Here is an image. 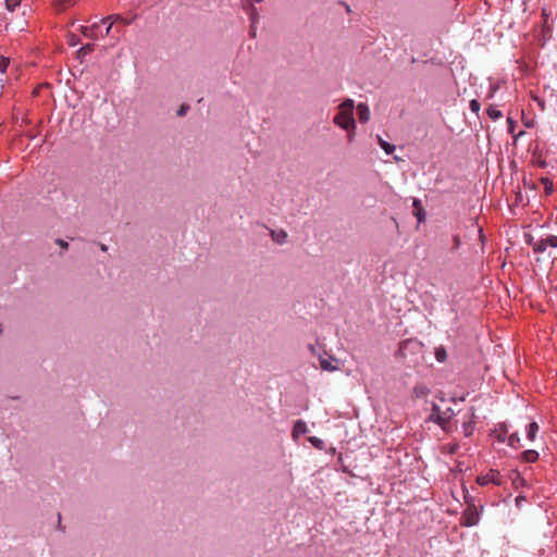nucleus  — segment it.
Masks as SVG:
<instances>
[{
  "mask_svg": "<svg viewBox=\"0 0 557 557\" xmlns=\"http://www.w3.org/2000/svg\"><path fill=\"white\" fill-rule=\"evenodd\" d=\"M354 100L347 99L338 106V112L334 116V124L345 131H355L356 123L354 120Z\"/></svg>",
  "mask_w": 557,
  "mask_h": 557,
  "instance_id": "obj_1",
  "label": "nucleus"
},
{
  "mask_svg": "<svg viewBox=\"0 0 557 557\" xmlns=\"http://www.w3.org/2000/svg\"><path fill=\"white\" fill-rule=\"evenodd\" d=\"M454 414L455 411L450 407L442 408L438 404H433L430 420L445 430Z\"/></svg>",
  "mask_w": 557,
  "mask_h": 557,
  "instance_id": "obj_2",
  "label": "nucleus"
},
{
  "mask_svg": "<svg viewBox=\"0 0 557 557\" xmlns=\"http://www.w3.org/2000/svg\"><path fill=\"white\" fill-rule=\"evenodd\" d=\"M466 503L468 506L461 515L460 524L462 527L471 528L479 524L483 507H481V510H479L478 507L472 502H469L467 497Z\"/></svg>",
  "mask_w": 557,
  "mask_h": 557,
  "instance_id": "obj_3",
  "label": "nucleus"
},
{
  "mask_svg": "<svg viewBox=\"0 0 557 557\" xmlns=\"http://www.w3.org/2000/svg\"><path fill=\"white\" fill-rule=\"evenodd\" d=\"M476 482L481 486H485L488 484L500 486L503 484V479L497 470L492 469L487 473L479 475L476 478Z\"/></svg>",
  "mask_w": 557,
  "mask_h": 557,
  "instance_id": "obj_4",
  "label": "nucleus"
},
{
  "mask_svg": "<svg viewBox=\"0 0 557 557\" xmlns=\"http://www.w3.org/2000/svg\"><path fill=\"white\" fill-rule=\"evenodd\" d=\"M550 248H557V236L556 235H548L545 238L540 239L534 244L533 251L535 253H543L546 251V249Z\"/></svg>",
  "mask_w": 557,
  "mask_h": 557,
  "instance_id": "obj_5",
  "label": "nucleus"
},
{
  "mask_svg": "<svg viewBox=\"0 0 557 557\" xmlns=\"http://www.w3.org/2000/svg\"><path fill=\"white\" fill-rule=\"evenodd\" d=\"M475 414H474V410L471 408L467 413H465L463 416V420H462V432L465 434V436H470L472 435L473 431H474V424H475Z\"/></svg>",
  "mask_w": 557,
  "mask_h": 557,
  "instance_id": "obj_6",
  "label": "nucleus"
},
{
  "mask_svg": "<svg viewBox=\"0 0 557 557\" xmlns=\"http://www.w3.org/2000/svg\"><path fill=\"white\" fill-rule=\"evenodd\" d=\"M261 0H243V8L249 14L251 26L255 27L258 21V14L255 9V3H259Z\"/></svg>",
  "mask_w": 557,
  "mask_h": 557,
  "instance_id": "obj_7",
  "label": "nucleus"
},
{
  "mask_svg": "<svg viewBox=\"0 0 557 557\" xmlns=\"http://www.w3.org/2000/svg\"><path fill=\"white\" fill-rule=\"evenodd\" d=\"M508 434H509V429H508L507 424H505V423L497 424L493 430V436L496 438V441H498L500 443L506 442Z\"/></svg>",
  "mask_w": 557,
  "mask_h": 557,
  "instance_id": "obj_8",
  "label": "nucleus"
},
{
  "mask_svg": "<svg viewBox=\"0 0 557 557\" xmlns=\"http://www.w3.org/2000/svg\"><path fill=\"white\" fill-rule=\"evenodd\" d=\"M320 367L324 371L338 370L337 360L333 357H320Z\"/></svg>",
  "mask_w": 557,
  "mask_h": 557,
  "instance_id": "obj_9",
  "label": "nucleus"
},
{
  "mask_svg": "<svg viewBox=\"0 0 557 557\" xmlns=\"http://www.w3.org/2000/svg\"><path fill=\"white\" fill-rule=\"evenodd\" d=\"M357 114L361 123H367L370 120V109L366 103L360 102L357 106Z\"/></svg>",
  "mask_w": 557,
  "mask_h": 557,
  "instance_id": "obj_10",
  "label": "nucleus"
},
{
  "mask_svg": "<svg viewBox=\"0 0 557 557\" xmlns=\"http://www.w3.org/2000/svg\"><path fill=\"white\" fill-rule=\"evenodd\" d=\"M308 432L307 423L302 420H297L293 428V437L297 440L299 436Z\"/></svg>",
  "mask_w": 557,
  "mask_h": 557,
  "instance_id": "obj_11",
  "label": "nucleus"
},
{
  "mask_svg": "<svg viewBox=\"0 0 557 557\" xmlns=\"http://www.w3.org/2000/svg\"><path fill=\"white\" fill-rule=\"evenodd\" d=\"M430 394V388L425 384H418L412 389L416 398H425Z\"/></svg>",
  "mask_w": 557,
  "mask_h": 557,
  "instance_id": "obj_12",
  "label": "nucleus"
},
{
  "mask_svg": "<svg viewBox=\"0 0 557 557\" xmlns=\"http://www.w3.org/2000/svg\"><path fill=\"white\" fill-rule=\"evenodd\" d=\"M271 237L275 243L283 245L287 240V233L283 230L271 231Z\"/></svg>",
  "mask_w": 557,
  "mask_h": 557,
  "instance_id": "obj_13",
  "label": "nucleus"
},
{
  "mask_svg": "<svg viewBox=\"0 0 557 557\" xmlns=\"http://www.w3.org/2000/svg\"><path fill=\"white\" fill-rule=\"evenodd\" d=\"M522 457L527 462H535L539 459V453L533 449H528L523 451Z\"/></svg>",
  "mask_w": 557,
  "mask_h": 557,
  "instance_id": "obj_14",
  "label": "nucleus"
},
{
  "mask_svg": "<svg viewBox=\"0 0 557 557\" xmlns=\"http://www.w3.org/2000/svg\"><path fill=\"white\" fill-rule=\"evenodd\" d=\"M434 355L438 362H444L447 359V352L444 346L436 347Z\"/></svg>",
  "mask_w": 557,
  "mask_h": 557,
  "instance_id": "obj_15",
  "label": "nucleus"
},
{
  "mask_svg": "<svg viewBox=\"0 0 557 557\" xmlns=\"http://www.w3.org/2000/svg\"><path fill=\"white\" fill-rule=\"evenodd\" d=\"M539 431V425L536 422H532L528 425L527 435L530 441H534L536 433Z\"/></svg>",
  "mask_w": 557,
  "mask_h": 557,
  "instance_id": "obj_16",
  "label": "nucleus"
},
{
  "mask_svg": "<svg viewBox=\"0 0 557 557\" xmlns=\"http://www.w3.org/2000/svg\"><path fill=\"white\" fill-rule=\"evenodd\" d=\"M379 144L381 148L385 151L386 154H391L395 150V146L385 141L380 136H377Z\"/></svg>",
  "mask_w": 557,
  "mask_h": 557,
  "instance_id": "obj_17",
  "label": "nucleus"
},
{
  "mask_svg": "<svg viewBox=\"0 0 557 557\" xmlns=\"http://www.w3.org/2000/svg\"><path fill=\"white\" fill-rule=\"evenodd\" d=\"M487 115L490 116V119L496 121L503 116V113L496 107L491 106L487 109Z\"/></svg>",
  "mask_w": 557,
  "mask_h": 557,
  "instance_id": "obj_18",
  "label": "nucleus"
},
{
  "mask_svg": "<svg viewBox=\"0 0 557 557\" xmlns=\"http://www.w3.org/2000/svg\"><path fill=\"white\" fill-rule=\"evenodd\" d=\"M541 183L544 186L546 194H552L554 190V184L548 177H541Z\"/></svg>",
  "mask_w": 557,
  "mask_h": 557,
  "instance_id": "obj_19",
  "label": "nucleus"
},
{
  "mask_svg": "<svg viewBox=\"0 0 557 557\" xmlns=\"http://www.w3.org/2000/svg\"><path fill=\"white\" fill-rule=\"evenodd\" d=\"M519 442H520V437H519L518 433L508 434V436L506 438V443L511 447H515Z\"/></svg>",
  "mask_w": 557,
  "mask_h": 557,
  "instance_id": "obj_20",
  "label": "nucleus"
},
{
  "mask_svg": "<svg viewBox=\"0 0 557 557\" xmlns=\"http://www.w3.org/2000/svg\"><path fill=\"white\" fill-rule=\"evenodd\" d=\"M309 442H310L314 447H317V448H319V449H322V448H323L324 443H323V441H322L321 438H319V437L311 436V437H309Z\"/></svg>",
  "mask_w": 557,
  "mask_h": 557,
  "instance_id": "obj_21",
  "label": "nucleus"
},
{
  "mask_svg": "<svg viewBox=\"0 0 557 557\" xmlns=\"http://www.w3.org/2000/svg\"><path fill=\"white\" fill-rule=\"evenodd\" d=\"M470 110L474 113V114H478L480 112V109H481V106H480V102L476 100V99H472L470 101Z\"/></svg>",
  "mask_w": 557,
  "mask_h": 557,
  "instance_id": "obj_22",
  "label": "nucleus"
},
{
  "mask_svg": "<svg viewBox=\"0 0 557 557\" xmlns=\"http://www.w3.org/2000/svg\"><path fill=\"white\" fill-rule=\"evenodd\" d=\"M9 59L5 57H0V73H5L8 66H9Z\"/></svg>",
  "mask_w": 557,
  "mask_h": 557,
  "instance_id": "obj_23",
  "label": "nucleus"
},
{
  "mask_svg": "<svg viewBox=\"0 0 557 557\" xmlns=\"http://www.w3.org/2000/svg\"><path fill=\"white\" fill-rule=\"evenodd\" d=\"M21 0H5V7L8 10L13 11L20 5Z\"/></svg>",
  "mask_w": 557,
  "mask_h": 557,
  "instance_id": "obj_24",
  "label": "nucleus"
},
{
  "mask_svg": "<svg viewBox=\"0 0 557 557\" xmlns=\"http://www.w3.org/2000/svg\"><path fill=\"white\" fill-rule=\"evenodd\" d=\"M94 48H95L94 44H86L85 46H83L79 49V53L85 55V54L90 53L91 51H94Z\"/></svg>",
  "mask_w": 557,
  "mask_h": 557,
  "instance_id": "obj_25",
  "label": "nucleus"
},
{
  "mask_svg": "<svg viewBox=\"0 0 557 557\" xmlns=\"http://www.w3.org/2000/svg\"><path fill=\"white\" fill-rule=\"evenodd\" d=\"M511 480H512L513 484H523L524 483V479L521 478L519 472H513Z\"/></svg>",
  "mask_w": 557,
  "mask_h": 557,
  "instance_id": "obj_26",
  "label": "nucleus"
},
{
  "mask_svg": "<svg viewBox=\"0 0 557 557\" xmlns=\"http://www.w3.org/2000/svg\"><path fill=\"white\" fill-rule=\"evenodd\" d=\"M82 32H83V35H84L85 37H89V38H94V37H95V35H94V29H91V28L83 27V30H82Z\"/></svg>",
  "mask_w": 557,
  "mask_h": 557,
  "instance_id": "obj_27",
  "label": "nucleus"
},
{
  "mask_svg": "<svg viewBox=\"0 0 557 557\" xmlns=\"http://www.w3.org/2000/svg\"><path fill=\"white\" fill-rule=\"evenodd\" d=\"M189 107L187 104H182L180 109L177 110V115L183 116L188 111Z\"/></svg>",
  "mask_w": 557,
  "mask_h": 557,
  "instance_id": "obj_28",
  "label": "nucleus"
},
{
  "mask_svg": "<svg viewBox=\"0 0 557 557\" xmlns=\"http://www.w3.org/2000/svg\"><path fill=\"white\" fill-rule=\"evenodd\" d=\"M347 132H348V135H347L348 141L351 143L354 140L355 133H354V131H347Z\"/></svg>",
  "mask_w": 557,
  "mask_h": 557,
  "instance_id": "obj_29",
  "label": "nucleus"
},
{
  "mask_svg": "<svg viewBox=\"0 0 557 557\" xmlns=\"http://www.w3.org/2000/svg\"><path fill=\"white\" fill-rule=\"evenodd\" d=\"M57 243H58L62 248H64V249H66V248H67V243H66V242H64V240H62V239H58V240H57Z\"/></svg>",
  "mask_w": 557,
  "mask_h": 557,
  "instance_id": "obj_30",
  "label": "nucleus"
},
{
  "mask_svg": "<svg viewBox=\"0 0 557 557\" xmlns=\"http://www.w3.org/2000/svg\"><path fill=\"white\" fill-rule=\"evenodd\" d=\"M524 500H525V498H524L523 496H517V497H516V504H517V505H520V504H521L522 502H524Z\"/></svg>",
  "mask_w": 557,
  "mask_h": 557,
  "instance_id": "obj_31",
  "label": "nucleus"
},
{
  "mask_svg": "<svg viewBox=\"0 0 557 557\" xmlns=\"http://www.w3.org/2000/svg\"><path fill=\"white\" fill-rule=\"evenodd\" d=\"M408 346V343H404L401 344L400 348H399V354H404V350L406 349V347Z\"/></svg>",
  "mask_w": 557,
  "mask_h": 557,
  "instance_id": "obj_32",
  "label": "nucleus"
},
{
  "mask_svg": "<svg viewBox=\"0 0 557 557\" xmlns=\"http://www.w3.org/2000/svg\"><path fill=\"white\" fill-rule=\"evenodd\" d=\"M454 240H455L456 246H458V245L460 244L459 236H457V235H456V236L454 237Z\"/></svg>",
  "mask_w": 557,
  "mask_h": 557,
  "instance_id": "obj_33",
  "label": "nucleus"
},
{
  "mask_svg": "<svg viewBox=\"0 0 557 557\" xmlns=\"http://www.w3.org/2000/svg\"><path fill=\"white\" fill-rule=\"evenodd\" d=\"M112 29V23H110L106 29V34L108 35L110 30Z\"/></svg>",
  "mask_w": 557,
  "mask_h": 557,
  "instance_id": "obj_34",
  "label": "nucleus"
},
{
  "mask_svg": "<svg viewBox=\"0 0 557 557\" xmlns=\"http://www.w3.org/2000/svg\"><path fill=\"white\" fill-rule=\"evenodd\" d=\"M534 100L539 102V104L542 107V109H544V104H543V102H542V101H540V99H539V98L534 97Z\"/></svg>",
  "mask_w": 557,
  "mask_h": 557,
  "instance_id": "obj_35",
  "label": "nucleus"
},
{
  "mask_svg": "<svg viewBox=\"0 0 557 557\" xmlns=\"http://www.w3.org/2000/svg\"><path fill=\"white\" fill-rule=\"evenodd\" d=\"M508 122L510 124V132H512V127H513V122L510 117H508Z\"/></svg>",
  "mask_w": 557,
  "mask_h": 557,
  "instance_id": "obj_36",
  "label": "nucleus"
},
{
  "mask_svg": "<svg viewBox=\"0 0 557 557\" xmlns=\"http://www.w3.org/2000/svg\"><path fill=\"white\" fill-rule=\"evenodd\" d=\"M413 206H414V207H418V206H420V200H418V199H414V201H413Z\"/></svg>",
  "mask_w": 557,
  "mask_h": 557,
  "instance_id": "obj_37",
  "label": "nucleus"
},
{
  "mask_svg": "<svg viewBox=\"0 0 557 557\" xmlns=\"http://www.w3.org/2000/svg\"><path fill=\"white\" fill-rule=\"evenodd\" d=\"M345 8H346L347 12H350V7L348 4H345Z\"/></svg>",
  "mask_w": 557,
  "mask_h": 557,
  "instance_id": "obj_38",
  "label": "nucleus"
},
{
  "mask_svg": "<svg viewBox=\"0 0 557 557\" xmlns=\"http://www.w3.org/2000/svg\"><path fill=\"white\" fill-rule=\"evenodd\" d=\"M101 250L106 251L107 247L104 245H101Z\"/></svg>",
  "mask_w": 557,
  "mask_h": 557,
  "instance_id": "obj_39",
  "label": "nucleus"
},
{
  "mask_svg": "<svg viewBox=\"0 0 557 557\" xmlns=\"http://www.w3.org/2000/svg\"><path fill=\"white\" fill-rule=\"evenodd\" d=\"M422 219H423V216H421V215H419V216H418V221H419V222H421V221H422Z\"/></svg>",
  "mask_w": 557,
  "mask_h": 557,
  "instance_id": "obj_40",
  "label": "nucleus"
}]
</instances>
